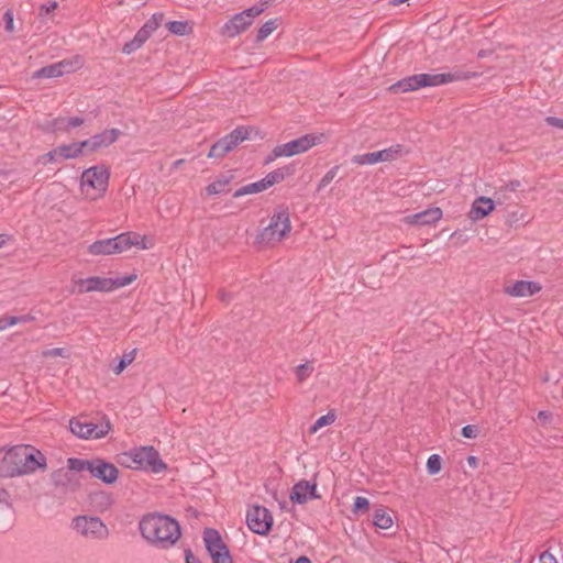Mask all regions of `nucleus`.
I'll return each instance as SVG.
<instances>
[{"instance_id":"41","label":"nucleus","mask_w":563,"mask_h":563,"mask_svg":"<svg viewBox=\"0 0 563 563\" xmlns=\"http://www.w3.org/2000/svg\"><path fill=\"white\" fill-rule=\"evenodd\" d=\"M136 350H132L129 353H125L119 361L118 365L113 367V373L115 375L121 374L128 365H130L135 358Z\"/></svg>"},{"instance_id":"4","label":"nucleus","mask_w":563,"mask_h":563,"mask_svg":"<svg viewBox=\"0 0 563 563\" xmlns=\"http://www.w3.org/2000/svg\"><path fill=\"white\" fill-rule=\"evenodd\" d=\"M124 460L134 462L135 470H145L153 473H161L167 468L157 450L153 446H141L123 453Z\"/></svg>"},{"instance_id":"17","label":"nucleus","mask_w":563,"mask_h":563,"mask_svg":"<svg viewBox=\"0 0 563 563\" xmlns=\"http://www.w3.org/2000/svg\"><path fill=\"white\" fill-rule=\"evenodd\" d=\"M121 131L118 129L104 130L101 133H98L91 136L88 140L81 142V145H85V148H88L90 152H95L101 147H107L114 143Z\"/></svg>"},{"instance_id":"11","label":"nucleus","mask_w":563,"mask_h":563,"mask_svg":"<svg viewBox=\"0 0 563 563\" xmlns=\"http://www.w3.org/2000/svg\"><path fill=\"white\" fill-rule=\"evenodd\" d=\"M404 153V147L400 144L384 148L382 151L355 155L352 162L357 165H374L379 162H391L400 157Z\"/></svg>"},{"instance_id":"27","label":"nucleus","mask_w":563,"mask_h":563,"mask_svg":"<svg viewBox=\"0 0 563 563\" xmlns=\"http://www.w3.org/2000/svg\"><path fill=\"white\" fill-rule=\"evenodd\" d=\"M88 252L92 255H110L117 253L113 238L93 242Z\"/></svg>"},{"instance_id":"51","label":"nucleus","mask_w":563,"mask_h":563,"mask_svg":"<svg viewBox=\"0 0 563 563\" xmlns=\"http://www.w3.org/2000/svg\"><path fill=\"white\" fill-rule=\"evenodd\" d=\"M134 279H135L134 275L119 277V278H115V279L112 278L113 290L118 289V288H121V287H124L126 285H130Z\"/></svg>"},{"instance_id":"21","label":"nucleus","mask_w":563,"mask_h":563,"mask_svg":"<svg viewBox=\"0 0 563 563\" xmlns=\"http://www.w3.org/2000/svg\"><path fill=\"white\" fill-rule=\"evenodd\" d=\"M541 290V286L537 282L517 280L512 286L506 287V294L512 297H529Z\"/></svg>"},{"instance_id":"53","label":"nucleus","mask_w":563,"mask_h":563,"mask_svg":"<svg viewBox=\"0 0 563 563\" xmlns=\"http://www.w3.org/2000/svg\"><path fill=\"white\" fill-rule=\"evenodd\" d=\"M477 427L473 424H467L462 428V435L467 439H474L477 437Z\"/></svg>"},{"instance_id":"28","label":"nucleus","mask_w":563,"mask_h":563,"mask_svg":"<svg viewBox=\"0 0 563 563\" xmlns=\"http://www.w3.org/2000/svg\"><path fill=\"white\" fill-rule=\"evenodd\" d=\"M140 235L132 232L121 233L113 238L117 253L129 250L133 245H139Z\"/></svg>"},{"instance_id":"1","label":"nucleus","mask_w":563,"mask_h":563,"mask_svg":"<svg viewBox=\"0 0 563 563\" xmlns=\"http://www.w3.org/2000/svg\"><path fill=\"white\" fill-rule=\"evenodd\" d=\"M47 466L45 455L31 445L9 449L0 461V477L12 478L32 474Z\"/></svg>"},{"instance_id":"48","label":"nucleus","mask_w":563,"mask_h":563,"mask_svg":"<svg viewBox=\"0 0 563 563\" xmlns=\"http://www.w3.org/2000/svg\"><path fill=\"white\" fill-rule=\"evenodd\" d=\"M59 158L57 148L49 151L48 153L38 157V163L47 164V163H56Z\"/></svg>"},{"instance_id":"33","label":"nucleus","mask_w":563,"mask_h":563,"mask_svg":"<svg viewBox=\"0 0 563 563\" xmlns=\"http://www.w3.org/2000/svg\"><path fill=\"white\" fill-rule=\"evenodd\" d=\"M373 523L379 529H389L393 526V519L383 508L375 510Z\"/></svg>"},{"instance_id":"64","label":"nucleus","mask_w":563,"mask_h":563,"mask_svg":"<svg viewBox=\"0 0 563 563\" xmlns=\"http://www.w3.org/2000/svg\"><path fill=\"white\" fill-rule=\"evenodd\" d=\"M294 563H311V560L308 556L301 555Z\"/></svg>"},{"instance_id":"12","label":"nucleus","mask_w":563,"mask_h":563,"mask_svg":"<svg viewBox=\"0 0 563 563\" xmlns=\"http://www.w3.org/2000/svg\"><path fill=\"white\" fill-rule=\"evenodd\" d=\"M109 170L103 166H92L86 169L80 178L81 187L90 188L104 192L108 188Z\"/></svg>"},{"instance_id":"30","label":"nucleus","mask_w":563,"mask_h":563,"mask_svg":"<svg viewBox=\"0 0 563 563\" xmlns=\"http://www.w3.org/2000/svg\"><path fill=\"white\" fill-rule=\"evenodd\" d=\"M58 151L59 158L69 159L78 157L85 150V145L81 142L65 144L56 147Z\"/></svg>"},{"instance_id":"35","label":"nucleus","mask_w":563,"mask_h":563,"mask_svg":"<svg viewBox=\"0 0 563 563\" xmlns=\"http://www.w3.org/2000/svg\"><path fill=\"white\" fill-rule=\"evenodd\" d=\"M90 466H91V460H84V459H78V457H69L67 460V468L71 473L84 472V471L90 472Z\"/></svg>"},{"instance_id":"13","label":"nucleus","mask_w":563,"mask_h":563,"mask_svg":"<svg viewBox=\"0 0 563 563\" xmlns=\"http://www.w3.org/2000/svg\"><path fill=\"white\" fill-rule=\"evenodd\" d=\"M318 137L313 134H306L301 137L292 140L288 143L277 145L275 154L289 157L303 152H307L317 144Z\"/></svg>"},{"instance_id":"18","label":"nucleus","mask_w":563,"mask_h":563,"mask_svg":"<svg viewBox=\"0 0 563 563\" xmlns=\"http://www.w3.org/2000/svg\"><path fill=\"white\" fill-rule=\"evenodd\" d=\"M76 285L78 286V292H90V291H112L113 283L112 278L107 277H88L85 279L76 280Z\"/></svg>"},{"instance_id":"52","label":"nucleus","mask_w":563,"mask_h":563,"mask_svg":"<svg viewBox=\"0 0 563 563\" xmlns=\"http://www.w3.org/2000/svg\"><path fill=\"white\" fill-rule=\"evenodd\" d=\"M33 320H34V317L30 316V314H24V316H19V317H15V316L9 317L10 327L15 325L18 323H27Z\"/></svg>"},{"instance_id":"20","label":"nucleus","mask_w":563,"mask_h":563,"mask_svg":"<svg viewBox=\"0 0 563 563\" xmlns=\"http://www.w3.org/2000/svg\"><path fill=\"white\" fill-rule=\"evenodd\" d=\"M203 542L210 556L229 550L227 544L223 542L219 531L212 528L205 529Z\"/></svg>"},{"instance_id":"5","label":"nucleus","mask_w":563,"mask_h":563,"mask_svg":"<svg viewBox=\"0 0 563 563\" xmlns=\"http://www.w3.org/2000/svg\"><path fill=\"white\" fill-rule=\"evenodd\" d=\"M290 220L287 210L273 214L269 224L257 235L258 243L274 244L280 242L290 231Z\"/></svg>"},{"instance_id":"54","label":"nucleus","mask_w":563,"mask_h":563,"mask_svg":"<svg viewBox=\"0 0 563 563\" xmlns=\"http://www.w3.org/2000/svg\"><path fill=\"white\" fill-rule=\"evenodd\" d=\"M42 354L45 357L65 356V350L62 347H54V349L44 351Z\"/></svg>"},{"instance_id":"38","label":"nucleus","mask_w":563,"mask_h":563,"mask_svg":"<svg viewBox=\"0 0 563 563\" xmlns=\"http://www.w3.org/2000/svg\"><path fill=\"white\" fill-rule=\"evenodd\" d=\"M164 19V14L158 12L154 13L150 20L146 21V23L140 29V31H145V35L147 37L151 36V34L158 29L162 21Z\"/></svg>"},{"instance_id":"16","label":"nucleus","mask_w":563,"mask_h":563,"mask_svg":"<svg viewBox=\"0 0 563 563\" xmlns=\"http://www.w3.org/2000/svg\"><path fill=\"white\" fill-rule=\"evenodd\" d=\"M442 218V210L438 207L428 208L421 212L406 216L402 221L409 225H432Z\"/></svg>"},{"instance_id":"50","label":"nucleus","mask_w":563,"mask_h":563,"mask_svg":"<svg viewBox=\"0 0 563 563\" xmlns=\"http://www.w3.org/2000/svg\"><path fill=\"white\" fill-rule=\"evenodd\" d=\"M4 30L9 33L14 31V18L12 10H7L3 14Z\"/></svg>"},{"instance_id":"43","label":"nucleus","mask_w":563,"mask_h":563,"mask_svg":"<svg viewBox=\"0 0 563 563\" xmlns=\"http://www.w3.org/2000/svg\"><path fill=\"white\" fill-rule=\"evenodd\" d=\"M442 459L439 454H432L427 461V472L435 475L441 471Z\"/></svg>"},{"instance_id":"19","label":"nucleus","mask_w":563,"mask_h":563,"mask_svg":"<svg viewBox=\"0 0 563 563\" xmlns=\"http://www.w3.org/2000/svg\"><path fill=\"white\" fill-rule=\"evenodd\" d=\"M317 485L310 484L308 481L296 483L290 493V500L297 504H305L309 499L318 498Z\"/></svg>"},{"instance_id":"2","label":"nucleus","mask_w":563,"mask_h":563,"mask_svg":"<svg viewBox=\"0 0 563 563\" xmlns=\"http://www.w3.org/2000/svg\"><path fill=\"white\" fill-rule=\"evenodd\" d=\"M141 536L159 549H169L179 540L180 526L174 518L161 514H147L139 522Z\"/></svg>"},{"instance_id":"42","label":"nucleus","mask_w":563,"mask_h":563,"mask_svg":"<svg viewBox=\"0 0 563 563\" xmlns=\"http://www.w3.org/2000/svg\"><path fill=\"white\" fill-rule=\"evenodd\" d=\"M335 421V415L333 412H328L324 416H321L317 419V421L310 427L309 432L316 433L320 428L329 426Z\"/></svg>"},{"instance_id":"40","label":"nucleus","mask_w":563,"mask_h":563,"mask_svg":"<svg viewBox=\"0 0 563 563\" xmlns=\"http://www.w3.org/2000/svg\"><path fill=\"white\" fill-rule=\"evenodd\" d=\"M277 29V19H272L265 22L258 30L256 35V42L264 41Z\"/></svg>"},{"instance_id":"14","label":"nucleus","mask_w":563,"mask_h":563,"mask_svg":"<svg viewBox=\"0 0 563 563\" xmlns=\"http://www.w3.org/2000/svg\"><path fill=\"white\" fill-rule=\"evenodd\" d=\"M89 473L92 477L98 478L108 485L115 483L119 477L118 467L114 464L99 457L91 460Z\"/></svg>"},{"instance_id":"34","label":"nucleus","mask_w":563,"mask_h":563,"mask_svg":"<svg viewBox=\"0 0 563 563\" xmlns=\"http://www.w3.org/2000/svg\"><path fill=\"white\" fill-rule=\"evenodd\" d=\"M44 130L46 132H69L68 124H67V118H54L51 120H47L44 126Z\"/></svg>"},{"instance_id":"29","label":"nucleus","mask_w":563,"mask_h":563,"mask_svg":"<svg viewBox=\"0 0 563 563\" xmlns=\"http://www.w3.org/2000/svg\"><path fill=\"white\" fill-rule=\"evenodd\" d=\"M233 179L232 174L221 175L218 179L207 186L206 191L208 195L224 194L230 190L229 185Z\"/></svg>"},{"instance_id":"39","label":"nucleus","mask_w":563,"mask_h":563,"mask_svg":"<svg viewBox=\"0 0 563 563\" xmlns=\"http://www.w3.org/2000/svg\"><path fill=\"white\" fill-rule=\"evenodd\" d=\"M34 78H57L60 77V70L56 67L55 64H51L37 69L33 74Z\"/></svg>"},{"instance_id":"25","label":"nucleus","mask_w":563,"mask_h":563,"mask_svg":"<svg viewBox=\"0 0 563 563\" xmlns=\"http://www.w3.org/2000/svg\"><path fill=\"white\" fill-rule=\"evenodd\" d=\"M250 25L251 23L240 12L223 25L222 33L229 37H234L244 32Z\"/></svg>"},{"instance_id":"26","label":"nucleus","mask_w":563,"mask_h":563,"mask_svg":"<svg viewBox=\"0 0 563 563\" xmlns=\"http://www.w3.org/2000/svg\"><path fill=\"white\" fill-rule=\"evenodd\" d=\"M295 173V168L292 165H287L280 168H277L271 173H268L264 178V183L266 187L269 188L275 184L283 181L286 177L291 176Z\"/></svg>"},{"instance_id":"10","label":"nucleus","mask_w":563,"mask_h":563,"mask_svg":"<svg viewBox=\"0 0 563 563\" xmlns=\"http://www.w3.org/2000/svg\"><path fill=\"white\" fill-rule=\"evenodd\" d=\"M249 136V132L245 128L239 126L233 130L231 133L216 142L209 153L208 157L211 158H220L223 157L227 153L236 147L241 142L246 140Z\"/></svg>"},{"instance_id":"45","label":"nucleus","mask_w":563,"mask_h":563,"mask_svg":"<svg viewBox=\"0 0 563 563\" xmlns=\"http://www.w3.org/2000/svg\"><path fill=\"white\" fill-rule=\"evenodd\" d=\"M313 367L309 363L300 364L296 368V376L299 382H303L311 375Z\"/></svg>"},{"instance_id":"61","label":"nucleus","mask_w":563,"mask_h":563,"mask_svg":"<svg viewBox=\"0 0 563 563\" xmlns=\"http://www.w3.org/2000/svg\"><path fill=\"white\" fill-rule=\"evenodd\" d=\"M8 327H10L9 317H0V331L7 329Z\"/></svg>"},{"instance_id":"57","label":"nucleus","mask_w":563,"mask_h":563,"mask_svg":"<svg viewBox=\"0 0 563 563\" xmlns=\"http://www.w3.org/2000/svg\"><path fill=\"white\" fill-rule=\"evenodd\" d=\"M547 123L551 126H555L563 130V119H559L555 117H548L545 119Z\"/></svg>"},{"instance_id":"32","label":"nucleus","mask_w":563,"mask_h":563,"mask_svg":"<svg viewBox=\"0 0 563 563\" xmlns=\"http://www.w3.org/2000/svg\"><path fill=\"white\" fill-rule=\"evenodd\" d=\"M147 38L148 37L145 35V31L139 30L134 37L124 44L122 52L128 55L135 52L147 41Z\"/></svg>"},{"instance_id":"6","label":"nucleus","mask_w":563,"mask_h":563,"mask_svg":"<svg viewBox=\"0 0 563 563\" xmlns=\"http://www.w3.org/2000/svg\"><path fill=\"white\" fill-rule=\"evenodd\" d=\"M69 429L73 434L80 439H100L108 434L111 429L109 419L103 418L101 423L82 421L80 418L69 420Z\"/></svg>"},{"instance_id":"37","label":"nucleus","mask_w":563,"mask_h":563,"mask_svg":"<svg viewBox=\"0 0 563 563\" xmlns=\"http://www.w3.org/2000/svg\"><path fill=\"white\" fill-rule=\"evenodd\" d=\"M166 26L170 33L180 36L191 32V26L188 21H169Z\"/></svg>"},{"instance_id":"22","label":"nucleus","mask_w":563,"mask_h":563,"mask_svg":"<svg viewBox=\"0 0 563 563\" xmlns=\"http://www.w3.org/2000/svg\"><path fill=\"white\" fill-rule=\"evenodd\" d=\"M496 201L492 198L487 197H478L474 200L471 211L470 218L474 221L481 220L484 217L488 216L495 208Z\"/></svg>"},{"instance_id":"47","label":"nucleus","mask_w":563,"mask_h":563,"mask_svg":"<svg viewBox=\"0 0 563 563\" xmlns=\"http://www.w3.org/2000/svg\"><path fill=\"white\" fill-rule=\"evenodd\" d=\"M339 170V166H333L331 169H329L325 175L321 178L318 185V190L327 187L336 176Z\"/></svg>"},{"instance_id":"56","label":"nucleus","mask_w":563,"mask_h":563,"mask_svg":"<svg viewBox=\"0 0 563 563\" xmlns=\"http://www.w3.org/2000/svg\"><path fill=\"white\" fill-rule=\"evenodd\" d=\"M84 119L79 117L67 118L68 130L75 129L84 124Z\"/></svg>"},{"instance_id":"59","label":"nucleus","mask_w":563,"mask_h":563,"mask_svg":"<svg viewBox=\"0 0 563 563\" xmlns=\"http://www.w3.org/2000/svg\"><path fill=\"white\" fill-rule=\"evenodd\" d=\"M185 560L186 563H200L199 559H197L189 549L185 551Z\"/></svg>"},{"instance_id":"60","label":"nucleus","mask_w":563,"mask_h":563,"mask_svg":"<svg viewBox=\"0 0 563 563\" xmlns=\"http://www.w3.org/2000/svg\"><path fill=\"white\" fill-rule=\"evenodd\" d=\"M276 151H277V146H275V147L273 148L272 153H271V154L265 158V161H264V164H265V165L271 164L272 162H274V161H275L276 158H278V157H284L283 155H277V154H275V153H276Z\"/></svg>"},{"instance_id":"36","label":"nucleus","mask_w":563,"mask_h":563,"mask_svg":"<svg viewBox=\"0 0 563 563\" xmlns=\"http://www.w3.org/2000/svg\"><path fill=\"white\" fill-rule=\"evenodd\" d=\"M54 64L60 70V76L73 73L81 66L80 59L78 57H75L74 59H63Z\"/></svg>"},{"instance_id":"15","label":"nucleus","mask_w":563,"mask_h":563,"mask_svg":"<svg viewBox=\"0 0 563 563\" xmlns=\"http://www.w3.org/2000/svg\"><path fill=\"white\" fill-rule=\"evenodd\" d=\"M53 485L63 493H75L80 487L79 477L67 467L58 468L51 475Z\"/></svg>"},{"instance_id":"63","label":"nucleus","mask_w":563,"mask_h":563,"mask_svg":"<svg viewBox=\"0 0 563 563\" xmlns=\"http://www.w3.org/2000/svg\"><path fill=\"white\" fill-rule=\"evenodd\" d=\"M550 413L548 411H539L538 418L542 421H547L550 418Z\"/></svg>"},{"instance_id":"46","label":"nucleus","mask_w":563,"mask_h":563,"mask_svg":"<svg viewBox=\"0 0 563 563\" xmlns=\"http://www.w3.org/2000/svg\"><path fill=\"white\" fill-rule=\"evenodd\" d=\"M368 508H369V501L367 498L357 496L354 499V504H353V512L354 514L365 512L368 510Z\"/></svg>"},{"instance_id":"55","label":"nucleus","mask_w":563,"mask_h":563,"mask_svg":"<svg viewBox=\"0 0 563 563\" xmlns=\"http://www.w3.org/2000/svg\"><path fill=\"white\" fill-rule=\"evenodd\" d=\"M0 504L5 505L8 507H10L12 504L11 495L3 488H0Z\"/></svg>"},{"instance_id":"49","label":"nucleus","mask_w":563,"mask_h":563,"mask_svg":"<svg viewBox=\"0 0 563 563\" xmlns=\"http://www.w3.org/2000/svg\"><path fill=\"white\" fill-rule=\"evenodd\" d=\"M212 560V563H233L232 556L230 554L229 550H225L221 553L214 554L213 556H210Z\"/></svg>"},{"instance_id":"31","label":"nucleus","mask_w":563,"mask_h":563,"mask_svg":"<svg viewBox=\"0 0 563 563\" xmlns=\"http://www.w3.org/2000/svg\"><path fill=\"white\" fill-rule=\"evenodd\" d=\"M268 189L266 187V184L264 183L263 179L258 180V181H255V183H252V184H247L245 186H242L241 188L236 189L233 194V197L234 198H240L242 196H246V195H253V194H258V192H262L264 190Z\"/></svg>"},{"instance_id":"58","label":"nucleus","mask_w":563,"mask_h":563,"mask_svg":"<svg viewBox=\"0 0 563 563\" xmlns=\"http://www.w3.org/2000/svg\"><path fill=\"white\" fill-rule=\"evenodd\" d=\"M540 563H558L556 559L548 551L540 555Z\"/></svg>"},{"instance_id":"8","label":"nucleus","mask_w":563,"mask_h":563,"mask_svg":"<svg viewBox=\"0 0 563 563\" xmlns=\"http://www.w3.org/2000/svg\"><path fill=\"white\" fill-rule=\"evenodd\" d=\"M73 528L87 538L104 539L109 531L99 517L77 516L73 519Z\"/></svg>"},{"instance_id":"9","label":"nucleus","mask_w":563,"mask_h":563,"mask_svg":"<svg viewBox=\"0 0 563 563\" xmlns=\"http://www.w3.org/2000/svg\"><path fill=\"white\" fill-rule=\"evenodd\" d=\"M249 136V132L245 128L239 126L233 130L231 133L216 142L209 153L208 157L211 158H220L223 157L227 153L236 147L241 142L246 140Z\"/></svg>"},{"instance_id":"7","label":"nucleus","mask_w":563,"mask_h":563,"mask_svg":"<svg viewBox=\"0 0 563 563\" xmlns=\"http://www.w3.org/2000/svg\"><path fill=\"white\" fill-rule=\"evenodd\" d=\"M246 523L254 533L267 536L273 527V516L267 508L255 505L246 512Z\"/></svg>"},{"instance_id":"24","label":"nucleus","mask_w":563,"mask_h":563,"mask_svg":"<svg viewBox=\"0 0 563 563\" xmlns=\"http://www.w3.org/2000/svg\"><path fill=\"white\" fill-rule=\"evenodd\" d=\"M90 506L98 512H104L113 504L112 495L106 490H95L88 495Z\"/></svg>"},{"instance_id":"62","label":"nucleus","mask_w":563,"mask_h":563,"mask_svg":"<svg viewBox=\"0 0 563 563\" xmlns=\"http://www.w3.org/2000/svg\"><path fill=\"white\" fill-rule=\"evenodd\" d=\"M120 463L126 467L134 468V462L131 460H124L123 454L120 456Z\"/></svg>"},{"instance_id":"23","label":"nucleus","mask_w":563,"mask_h":563,"mask_svg":"<svg viewBox=\"0 0 563 563\" xmlns=\"http://www.w3.org/2000/svg\"><path fill=\"white\" fill-rule=\"evenodd\" d=\"M521 187L520 180H510L507 184L498 187L494 194V200L498 205L511 203L514 201L512 195H515Z\"/></svg>"},{"instance_id":"44","label":"nucleus","mask_w":563,"mask_h":563,"mask_svg":"<svg viewBox=\"0 0 563 563\" xmlns=\"http://www.w3.org/2000/svg\"><path fill=\"white\" fill-rule=\"evenodd\" d=\"M264 11V5L255 4L249 9L243 10L241 13L244 15L247 22L251 24L255 16L260 15Z\"/></svg>"},{"instance_id":"3","label":"nucleus","mask_w":563,"mask_h":563,"mask_svg":"<svg viewBox=\"0 0 563 563\" xmlns=\"http://www.w3.org/2000/svg\"><path fill=\"white\" fill-rule=\"evenodd\" d=\"M470 76L462 71L444 74H417L408 76L390 86L391 91H413L423 87H437L452 81L468 79Z\"/></svg>"}]
</instances>
